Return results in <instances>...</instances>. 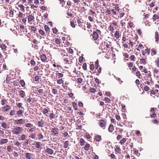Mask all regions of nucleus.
I'll return each mask as SVG.
<instances>
[{
	"mask_svg": "<svg viewBox=\"0 0 159 159\" xmlns=\"http://www.w3.org/2000/svg\"><path fill=\"white\" fill-rule=\"evenodd\" d=\"M31 29L32 31H34V32H35L36 30V28L34 26L31 27Z\"/></svg>",
	"mask_w": 159,
	"mask_h": 159,
	"instance_id": "nucleus-62",
	"label": "nucleus"
},
{
	"mask_svg": "<svg viewBox=\"0 0 159 159\" xmlns=\"http://www.w3.org/2000/svg\"><path fill=\"white\" fill-rule=\"evenodd\" d=\"M63 80L61 79L57 80V83L58 84H63Z\"/></svg>",
	"mask_w": 159,
	"mask_h": 159,
	"instance_id": "nucleus-43",
	"label": "nucleus"
},
{
	"mask_svg": "<svg viewBox=\"0 0 159 159\" xmlns=\"http://www.w3.org/2000/svg\"><path fill=\"white\" fill-rule=\"evenodd\" d=\"M50 130L52 132V135L57 136L59 134V131L57 128H52Z\"/></svg>",
	"mask_w": 159,
	"mask_h": 159,
	"instance_id": "nucleus-2",
	"label": "nucleus"
},
{
	"mask_svg": "<svg viewBox=\"0 0 159 159\" xmlns=\"http://www.w3.org/2000/svg\"><path fill=\"white\" fill-rule=\"evenodd\" d=\"M1 126L5 129H8L9 128V126L7 123L3 122L1 124Z\"/></svg>",
	"mask_w": 159,
	"mask_h": 159,
	"instance_id": "nucleus-14",
	"label": "nucleus"
},
{
	"mask_svg": "<svg viewBox=\"0 0 159 159\" xmlns=\"http://www.w3.org/2000/svg\"><path fill=\"white\" fill-rule=\"evenodd\" d=\"M55 42L56 43H57V44L58 45L60 44L61 43L59 39L58 38L57 39H55Z\"/></svg>",
	"mask_w": 159,
	"mask_h": 159,
	"instance_id": "nucleus-47",
	"label": "nucleus"
},
{
	"mask_svg": "<svg viewBox=\"0 0 159 159\" xmlns=\"http://www.w3.org/2000/svg\"><path fill=\"white\" fill-rule=\"evenodd\" d=\"M42 144L40 142H36V144H35V146L36 148H39L41 147Z\"/></svg>",
	"mask_w": 159,
	"mask_h": 159,
	"instance_id": "nucleus-16",
	"label": "nucleus"
},
{
	"mask_svg": "<svg viewBox=\"0 0 159 159\" xmlns=\"http://www.w3.org/2000/svg\"><path fill=\"white\" fill-rule=\"evenodd\" d=\"M109 30L111 31L112 32H113V31L114 30V29L113 27H112L111 25H110V27H109Z\"/></svg>",
	"mask_w": 159,
	"mask_h": 159,
	"instance_id": "nucleus-58",
	"label": "nucleus"
},
{
	"mask_svg": "<svg viewBox=\"0 0 159 159\" xmlns=\"http://www.w3.org/2000/svg\"><path fill=\"white\" fill-rule=\"evenodd\" d=\"M128 24L129 26V27H130V28H132L134 25L133 23L131 22H129L128 23Z\"/></svg>",
	"mask_w": 159,
	"mask_h": 159,
	"instance_id": "nucleus-55",
	"label": "nucleus"
},
{
	"mask_svg": "<svg viewBox=\"0 0 159 159\" xmlns=\"http://www.w3.org/2000/svg\"><path fill=\"white\" fill-rule=\"evenodd\" d=\"M84 140L82 139H80V145L81 146H83L84 145L85 143Z\"/></svg>",
	"mask_w": 159,
	"mask_h": 159,
	"instance_id": "nucleus-30",
	"label": "nucleus"
},
{
	"mask_svg": "<svg viewBox=\"0 0 159 159\" xmlns=\"http://www.w3.org/2000/svg\"><path fill=\"white\" fill-rule=\"evenodd\" d=\"M83 80L81 78H79L77 80V82L78 84H80L82 83Z\"/></svg>",
	"mask_w": 159,
	"mask_h": 159,
	"instance_id": "nucleus-40",
	"label": "nucleus"
},
{
	"mask_svg": "<svg viewBox=\"0 0 159 159\" xmlns=\"http://www.w3.org/2000/svg\"><path fill=\"white\" fill-rule=\"evenodd\" d=\"M29 138H31L33 139H35V134L33 133L31 134L29 136Z\"/></svg>",
	"mask_w": 159,
	"mask_h": 159,
	"instance_id": "nucleus-39",
	"label": "nucleus"
},
{
	"mask_svg": "<svg viewBox=\"0 0 159 159\" xmlns=\"http://www.w3.org/2000/svg\"><path fill=\"white\" fill-rule=\"evenodd\" d=\"M111 11L109 9V8H107L106 11H105V13H107V15H110L111 13Z\"/></svg>",
	"mask_w": 159,
	"mask_h": 159,
	"instance_id": "nucleus-37",
	"label": "nucleus"
},
{
	"mask_svg": "<svg viewBox=\"0 0 159 159\" xmlns=\"http://www.w3.org/2000/svg\"><path fill=\"white\" fill-rule=\"evenodd\" d=\"M44 30L46 31V33H48L49 31V28L47 25H45L44 26Z\"/></svg>",
	"mask_w": 159,
	"mask_h": 159,
	"instance_id": "nucleus-38",
	"label": "nucleus"
},
{
	"mask_svg": "<svg viewBox=\"0 0 159 159\" xmlns=\"http://www.w3.org/2000/svg\"><path fill=\"white\" fill-rule=\"evenodd\" d=\"M34 19V17L32 15H29L28 18V21L29 22H31Z\"/></svg>",
	"mask_w": 159,
	"mask_h": 159,
	"instance_id": "nucleus-22",
	"label": "nucleus"
},
{
	"mask_svg": "<svg viewBox=\"0 0 159 159\" xmlns=\"http://www.w3.org/2000/svg\"><path fill=\"white\" fill-rule=\"evenodd\" d=\"M18 92L19 95L21 98H23L25 96V93L24 91L22 90H20Z\"/></svg>",
	"mask_w": 159,
	"mask_h": 159,
	"instance_id": "nucleus-12",
	"label": "nucleus"
},
{
	"mask_svg": "<svg viewBox=\"0 0 159 159\" xmlns=\"http://www.w3.org/2000/svg\"><path fill=\"white\" fill-rule=\"evenodd\" d=\"M39 33L40 34H41V35H42L43 36L44 35H45V33L43 30H39Z\"/></svg>",
	"mask_w": 159,
	"mask_h": 159,
	"instance_id": "nucleus-52",
	"label": "nucleus"
},
{
	"mask_svg": "<svg viewBox=\"0 0 159 159\" xmlns=\"http://www.w3.org/2000/svg\"><path fill=\"white\" fill-rule=\"evenodd\" d=\"M45 121L42 119L38 122V126L39 127H43L44 126Z\"/></svg>",
	"mask_w": 159,
	"mask_h": 159,
	"instance_id": "nucleus-11",
	"label": "nucleus"
},
{
	"mask_svg": "<svg viewBox=\"0 0 159 159\" xmlns=\"http://www.w3.org/2000/svg\"><path fill=\"white\" fill-rule=\"evenodd\" d=\"M105 101H106L107 102H108V103H109L111 102V100H110L109 98H105Z\"/></svg>",
	"mask_w": 159,
	"mask_h": 159,
	"instance_id": "nucleus-59",
	"label": "nucleus"
},
{
	"mask_svg": "<svg viewBox=\"0 0 159 159\" xmlns=\"http://www.w3.org/2000/svg\"><path fill=\"white\" fill-rule=\"evenodd\" d=\"M25 126L26 127L28 128H31L33 126V124L30 123H27L25 125Z\"/></svg>",
	"mask_w": 159,
	"mask_h": 159,
	"instance_id": "nucleus-35",
	"label": "nucleus"
},
{
	"mask_svg": "<svg viewBox=\"0 0 159 159\" xmlns=\"http://www.w3.org/2000/svg\"><path fill=\"white\" fill-rule=\"evenodd\" d=\"M48 112V110L46 109H44L43 110V113L44 114H46Z\"/></svg>",
	"mask_w": 159,
	"mask_h": 159,
	"instance_id": "nucleus-63",
	"label": "nucleus"
},
{
	"mask_svg": "<svg viewBox=\"0 0 159 159\" xmlns=\"http://www.w3.org/2000/svg\"><path fill=\"white\" fill-rule=\"evenodd\" d=\"M118 6V4H116L115 5V7H113V8H114L117 11H118L120 10Z\"/></svg>",
	"mask_w": 159,
	"mask_h": 159,
	"instance_id": "nucleus-44",
	"label": "nucleus"
},
{
	"mask_svg": "<svg viewBox=\"0 0 159 159\" xmlns=\"http://www.w3.org/2000/svg\"><path fill=\"white\" fill-rule=\"evenodd\" d=\"M82 67L84 70H87V65L86 63H84L83 64Z\"/></svg>",
	"mask_w": 159,
	"mask_h": 159,
	"instance_id": "nucleus-53",
	"label": "nucleus"
},
{
	"mask_svg": "<svg viewBox=\"0 0 159 159\" xmlns=\"http://www.w3.org/2000/svg\"><path fill=\"white\" fill-rule=\"evenodd\" d=\"M16 111L15 110H11L10 112V116H13L15 113Z\"/></svg>",
	"mask_w": 159,
	"mask_h": 159,
	"instance_id": "nucleus-42",
	"label": "nucleus"
},
{
	"mask_svg": "<svg viewBox=\"0 0 159 159\" xmlns=\"http://www.w3.org/2000/svg\"><path fill=\"white\" fill-rule=\"evenodd\" d=\"M23 130V128L20 127L16 126L12 131L13 134H20Z\"/></svg>",
	"mask_w": 159,
	"mask_h": 159,
	"instance_id": "nucleus-1",
	"label": "nucleus"
},
{
	"mask_svg": "<svg viewBox=\"0 0 159 159\" xmlns=\"http://www.w3.org/2000/svg\"><path fill=\"white\" fill-rule=\"evenodd\" d=\"M114 130L113 126L112 124H110L108 128V131L109 132H112Z\"/></svg>",
	"mask_w": 159,
	"mask_h": 159,
	"instance_id": "nucleus-20",
	"label": "nucleus"
},
{
	"mask_svg": "<svg viewBox=\"0 0 159 159\" xmlns=\"http://www.w3.org/2000/svg\"><path fill=\"white\" fill-rule=\"evenodd\" d=\"M95 64H96V66L95 68L96 69H98V60H97L95 62Z\"/></svg>",
	"mask_w": 159,
	"mask_h": 159,
	"instance_id": "nucleus-56",
	"label": "nucleus"
},
{
	"mask_svg": "<svg viewBox=\"0 0 159 159\" xmlns=\"http://www.w3.org/2000/svg\"><path fill=\"white\" fill-rule=\"evenodd\" d=\"M1 102L2 106H4L7 103V100L6 99H4L1 100Z\"/></svg>",
	"mask_w": 159,
	"mask_h": 159,
	"instance_id": "nucleus-25",
	"label": "nucleus"
},
{
	"mask_svg": "<svg viewBox=\"0 0 159 159\" xmlns=\"http://www.w3.org/2000/svg\"><path fill=\"white\" fill-rule=\"evenodd\" d=\"M10 84L12 87L14 86H16L18 85V82L17 80H15L14 79H13V80H11V82Z\"/></svg>",
	"mask_w": 159,
	"mask_h": 159,
	"instance_id": "nucleus-9",
	"label": "nucleus"
},
{
	"mask_svg": "<svg viewBox=\"0 0 159 159\" xmlns=\"http://www.w3.org/2000/svg\"><path fill=\"white\" fill-rule=\"evenodd\" d=\"M13 147L11 146H8L7 147V149L8 152H11L13 151Z\"/></svg>",
	"mask_w": 159,
	"mask_h": 159,
	"instance_id": "nucleus-23",
	"label": "nucleus"
},
{
	"mask_svg": "<svg viewBox=\"0 0 159 159\" xmlns=\"http://www.w3.org/2000/svg\"><path fill=\"white\" fill-rule=\"evenodd\" d=\"M25 120L23 119H21L15 120V123L17 125H23L25 123Z\"/></svg>",
	"mask_w": 159,
	"mask_h": 159,
	"instance_id": "nucleus-7",
	"label": "nucleus"
},
{
	"mask_svg": "<svg viewBox=\"0 0 159 159\" xmlns=\"http://www.w3.org/2000/svg\"><path fill=\"white\" fill-rule=\"evenodd\" d=\"M90 145L88 143H86L84 147V149L85 151H88Z\"/></svg>",
	"mask_w": 159,
	"mask_h": 159,
	"instance_id": "nucleus-27",
	"label": "nucleus"
},
{
	"mask_svg": "<svg viewBox=\"0 0 159 159\" xmlns=\"http://www.w3.org/2000/svg\"><path fill=\"white\" fill-rule=\"evenodd\" d=\"M67 55L66 53L64 51H62V52L61 53V55L62 57H65Z\"/></svg>",
	"mask_w": 159,
	"mask_h": 159,
	"instance_id": "nucleus-54",
	"label": "nucleus"
},
{
	"mask_svg": "<svg viewBox=\"0 0 159 159\" xmlns=\"http://www.w3.org/2000/svg\"><path fill=\"white\" fill-rule=\"evenodd\" d=\"M22 108L24 109V108L22 107L21 108V109H22ZM16 114L17 115H22L24 113V111L23 110H20L19 111H17L16 112Z\"/></svg>",
	"mask_w": 159,
	"mask_h": 159,
	"instance_id": "nucleus-21",
	"label": "nucleus"
},
{
	"mask_svg": "<svg viewBox=\"0 0 159 159\" xmlns=\"http://www.w3.org/2000/svg\"><path fill=\"white\" fill-rule=\"evenodd\" d=\"M69 142L68 141H66L63 143L64 148H67L68 147L69 144Z\"/></svg>",
	"mask_w": 159,
	"mask_h": 159,
	"instance_id": "nucleus-19",
	"label": "nucleus"
},
{
	"mask_svg": "<svg viewBox=\"0 0 159 159\" xmlns=\"http://www.w3.org/2000/svg\"><path fill=\"white\" fill-rule=\"evenodd\" d=\"M99 124L100 126L102 128H103V129L105 128V127L106 126V122L105 120H101L99 121Z\"/></svg>",
	"mask_w": 159,
	"mask_h": 159,
	"instance_id": "nucleus-5",
	"label": "nucleus"
},
{
	"mask_svg": "<svg viewBox=\"0 0 159 159\" xmlns=\"http://www.w3.org/2000/svg\"><path fill=\"white\" fill-rule=\"evenodd\" d=\"M26 136L24 134H21L20 135V137L19 138V140H25L26 138Z\"/></svg>",
	"mask_w": 159,
	"mask_h": 159,
	"instance_id": "nucleus-17",
	"label": "nucleus"
},
{
	"mask_svg": "<svg viewBox=\"0 0 159 159\" xmlns=\"http://www.w3.org/2000/svg\"><path fill=\"white\" fill-rule=\"evenodd\" d=\"M111 11L114 14H116L117 11L114 8H113V9L111 10Z\"/></svg>",
	"mask_w": 159,
	"mask_h": 159,
	"instance_id": "nucleus-60",
	"label": "nucleus"
},
{
	"mask_svg": "<svg viewBox=\"0 0 159 159\" xmlns=\"http://www.w3.org/2000/svg\"><path fill=\"white\" fill-rule=\"evenodd\" d=\"M145 79L146 80V82L145 83L149 85L152 84L153 82L151 77L145 78Z\"/></svg>",
	"mask_w": 159,
	"mask_h": 159,
	"instance_id": "nucleus-8",
	"label": "nucleus"
},
{
	"mask_svg": "<svg viewBox=\"0 0 159 159\" xmlns=\"http://www.w3.org/2000/svg\"><path fill=\"white\" fill-rule=\"evenodd\" d=\"M130 60L132 61H134V59H135V57L134 55H132L130 57Z\"/></svg>",
	"mask_w": 159,
	"mask_h": 159,
	"instance_id": "nucleus-49",
	"label": "nucleus"
},
{
	"mask_svg": "<svg viewBox=\"0 0 159 159\" xmlns=\"http://www.w3.org/2000/svg\"><path fill=\"white\" fill-rule=\"evenodd\" d=\"M155 39L156 42H158V41L159 39V35L157 32L156 33L155 35Z\"/></svg>",
	"mask_w": 159,
	"mask_h": 159,
	"instance_id": "nucleus-29",
	"label": "nucleus"
},
{
	"mask_svg": "<svg viewBox=\"0 0 159 159\" xmlns=\"http://www.w3.org/2000/svg\"><path fill=\"white\" fill-rule=\"evenodd\" d=\"M20 84L21 86L23 87H24L25 85V82L23 80H20Z\"/></svg>",
	"mask_w": 159,
	"mask_h": 159,
	"instance_id": "nucleus-41",
	"label": "nucleus"
},
{
	"mask_svg": "<svg viewBox=\"0 0 159 159\" xmlns=\"http://www.w3.org/2000/svg\"><path fill=\"white\" fill-rule=\"evenodd\" d=\"M55 114L53 113L50 114V117L51 119L55 118Z\"/></svg>",
	"mask_w": 159,
	"mask_h": 159,
	"instance_id": "nucleus-48",
	"label": "nucleus"
},
{
	"mask_svg": "<svg viewBox=\"0 0 159 159\" xmlns=\"http://www.w3.org/2000/svg\"><path fill=\"white\" fill-rule=\"evenodd\" d=\"M115 37L116 39H118L120 37L119 33L117 31H116L114 34Z\"/></svg>",
	"mask_w": 159,
	"mask_h": 159,
	"instance_id": "nucleus-28",
	"label": "nucleus"
},
{
	"mask_svg": "<svg viewBox=\"0 0 159 159\" xmlns=\"http://www.w3.org/2000/svg\"><path fill=\"white\" fill-rule=\"evenodd\" d=\"M30 64H31L33 66H34L35 64V62L33 60H31L30 61Z\"/></svg>",
	"mask_w": 159,
	"mask_h": 159,
	"instance_id": "nucleus-57",
	"label": "nucleus"
},
{
	"mask_svg": "<svg viewBox=\"0 0 159 159\" xmlns=\"http://www.w3.org/2000/svg\"><path fill=\"white\" fill-rule=\"evenodd\" d=\"M11 108V107L9 105H6L2 107V111L4 112H7L9 111Z\"/></svg>",
	"mask_w": 159,
	"mask_h": 159,
	"instance_id": "nucleus-6",
	"label": "nucleus"
},
{
	"mask_svg": "<svg viewBox=\"0 0 159 159\" xmlns=\"http://www.w3.org/2000/svg\"><path fill=\"white\" fill-rule=\"evenodd\" d=\"M0 47L2 49H5L7 48V46L3 43L1 44Z\"/></svg>",
	"mask_w": 159,
	"mask_h": 159,
	"instance_id": "nucleus-45",
	"label": "nucleus"
},
{
	"mask_svg": "<svg viewBox=\"0 0 159 159\" xmlns=\"http://www.w3.org/2000/svg\"><path fill=\"white\" fill-rule=\"evenodd\" d=\"M52 92L53 94H56L57 93V90L56 89H53L52 90Z\"/></svg>",
	"mask_w": 159,
	"mask_h": 159,
	"instance_id": "nucleus-51",
	"label": "nucleus"
},
{
	"mask_svg": "<svg viewBox=\"0 0 159 159\" xmlns=\"http://www.w3.org/2000/svg\"><path fill=\"white\" fill-rule=\"evenodd\" d=\"M83 57H80L79 59V61L81 63L82 62L83 60Z\"/></svg>",
	"mask_w": 159,
	"mask_h": 159,
	"instance_id": "nucleus-61",
	"label": "nucleus"
},
{
	"mask_svg": "<svg viewBox=\"0 0 159 159\" xmlns=\"http://www.w3.org/2000/svg\"><path fill=\"white\" fill-rule=\"evenodd\" d=\"M13 79H11L10 77L8 76V75H7L6 79L7 83L10 84V83L11 82V80H13Z\"/></svg>",
	"mask_w": 159,
	"mask_h": 159,
	"instance_id": "nucleus-18",
	"label": "nucleus"
},
{
	"mask_svg": "<svg viewBox=\"0 0 159 159\" xmlns=\"http://www.w3.org/2000/svg\"><path fill=\"white\" fill-rule=\"evenodd\" d=\"M38 92L39 93V94L42 95L43 93V89H40L38 90Z\"/></svg>",
	"mask_w": 159,
	"mask_h": 159,
	"instance_id": "nucleus-50",
	"label": "nucleus"
},
{
	"mask_svg": "<svg viewBox=\"0 0 159 159\" xmlns=\"http://www.w3.org/2000/svg\"><path fill=\"white\" fill-rule=\"evenodd\" d=\"M38 139L39 140L43 139L44 138V136L41 133H39L38 134Z\"/></svg>",
	"mask_w": 159,
	"mask_h": 159,
	"instance_id": "nucleus-24",
	"label": "nucleus"
},
{
	"mask_svg": "<svg viewBox=\"0 0 159 159\" xmlns=\"http://www.w3.org/2000/svg\"><path fill=\"white\" fill-rule=\"evenodd\" d=\"M40 59L43 62H45L47 60V57L45 55L43 54L40 56Z\"/></svg>",
	"mask_w": 159,
	"mask_h": 159,
	"instance_id": "nucleus-13",
	"label": "nucleus"
},
{
	"mask_svg": "<svg viewBox=\"0 0 159 159\" xmlns=\"http://www.w3.org/2000/svg\"><path fill=\"white\" fill-rule=\"evenodd\" d=\"M57 76L58 77V78L62 77L63 76V75L61 73H57L56 74Z\"/></svg>",
	"mask_w": 159,
	"mask_h": 159,
	"instance_id": "nucleus-46",
	"label": "nucleus"
},
{
	"mask_svg": "<svg viewBox=\"0 0 159 159\" xmlns=\"http://www.w3.org/2000/svg\"><path fill=\"white\" fill-rule=\"evenodd\" d=\"M45 152L46 153V155H52L54 152L53 150L51 148H47L45 150Z\"/></svg>",
	"mask_w": 159,
	"mask_h": 159,
	"instance_id": "nucleus-4",
	"label": "nucleus"
},
{
	"mask_svg": "<svg viewBox=\"0 0 159 159\" xmlns=\"http://www.w3.org/2000/svg\"><path fill=\"white\" fill-rule=\"evenodd\" d=\"M14 145L17 146H21V143L18 141H15L14 142Z\"/></svg>",
	"mask_w": 159,
	"mask_h": 159,
	"instance_id": "nucleus-34",
	"label": "nucleus"
},
{
	"mask_svg": "<svg viewBox=\"0 0 159 159\" xmlns=\"http://www.w3.org/2000/svg\"><path fill=\"white\" fill-rule=\"evenodd\" d=\"M126 140L125 138H123L120 141V143L121 145H123L126 142Z\"/></svg>",
	"mask_w": 159,
	"mask_h": 159,
	"instance_id": "nucleus-33",
	"label": "nucleus"
},
{
	"mask_svg": "<svg viewBox=\"0 0 159 159\" xmlns=\"http://www.w3.org/2000/svg\"><path fill=\"white\" fill-rule=\"evenodd\" d=\"M32 155V154L31 153L26 152L25 153L24 156L26 159H31Z\"/></svg>",
	"mask_w": 159,
	"mask_h": 159,
	"instance_id": "nucleus-10",
	"label": "nucleus"
},
{
	"mask_svg": "<svg viewBox=\"0 0 159 159\" xmlns=\"http://www.w3.org/2000/svg\"><path fill=\"white\" fill-rule=\"evenodd\" d=\"M8 142V140L7 139H2L0 140V144H3L7 143Z\"/></svg>",
	"mask_w": 159,
	"mask_h": 159,
	"instance_id": "nucleus-15",
	"label": "nucleus"
},
{
	"mask_svg": "<svg viewBox=\"0 0 159 159\" xmlns=\"http://www.w3.org/2000/svg\"><path fill=\"white\" fill-rule=\"evenodd\" d=\"M39 76H35L34 78V80L36 81H37L39 80Z\"/></svg>",
	"mask_w": 159,
	"mask_h": 159,
	"instance_id": "nucleus-64",
	"label": "nucleus"
},
{
	"mask_svg": "<svg viewBox=\"0 0 159 159\" xmlns=\"http://www.w3.org/2000/svg\"><path fill=\"white\" fill-rule=\"evenodd\" d=\"M134 154H136L137 156L138 157L140 155V154L139 153L138 151L136 149H134Z\"/></svg>",
	"mask_w": 159,
	"mask_h": 159,
	"instance_id": "nucleus-31",
	"label": "nucleus"
},
{
	"mask_svg": "<svg viewBox=\"0 0 159 159\" xmlns=\"http://www.w3.org/2000/svg\"><path fill=\"white\" fill-rule=\"evenodd\" d=\"M101 136L99 135H97L95 137V139L96 141L99 142L101 140Z\"/></svg>",
	"mask_w": 159,
	"mask_h": 159,
	"instance_id": "nucleus-32",
	"label": "nucleus"
},
{
	"mask_svg": "<svg viewBox=\"0 0 159 159\" xmlns=\"http://www.w3.org/2000/svg\"><path fill=\"white\" fill-rule=\"evenodd\" d=\"M18 7L21 8V11L24 12L25 11V8L24 6L21 4H20L18 5Z\"/></svg>",
	"mask_w": 159,
	"mask_h": 159,
	"instance_id": "nucleus-36",
	"label": "nucleus"
},
{
	"mask_svg": "<svg viewBox=\"0 0 159 159\" xmlns=\"http://www.w3.org/2000/svg\"><path fill=\"white\" fill-rule=\"evenodd\" d=\"M96 31L98 32H93V37L94 40H96L98 38V33H101V31L99 30H97Z\"/></svg>",
	"mask_w": 159,
	"mask_h": 159,
	"instance_id": "nucleus-3",
	"label": "nucleus"
},
{
	"mask_svg": "<svg viewBox=\"0 0 159 159\" xmlns=\"http://www.w3.org/2000/svg\"><path fill=\"white\" fill-rule=\"evenodd\" d=\"M159 18V15L158 14H155L153 16V21H155L156 19H158Z\"/></svg>",
	"mask_w": 159,
	"mask_h": 159,
	"instance_id": "nucleus-26",
	"label": "nucleus"
}]
</instances>
